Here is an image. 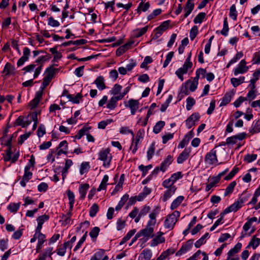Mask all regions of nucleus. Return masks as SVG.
<instances>
[{
	"label": "nucleus",
	"mask_w": 260,
	"mask_h": 260,
	"mask_svg": "<svg viewBox=\"0 0 260 260\" xmlns=\"http://www.w3.org/2000/svg\"><path fill=\"white\" fill-rule=\"evenodd\" d=\"M191 57V52H190L188 53V56L186 59L183 66L179 68L175 72V74L181 80V81H183L184 80L183 76V74L187 73L188 69H190L192 66V62L190 61Z\"/></svg>",
	"instance_id": "1"
},
{
	"label": "nucleus",
	"mask_w": 260,
	"mask_h": 260,
	"mask_svg": "<svg viewBox=\"0 0 260 260\" xmlns=\"http://www.w3.org/2000/svg\"><path fill=\"white\" fill-rule=\"evenodd\" d=\"M180 215V212L178 211H175L173 213L168 215L164 222L165 227L168 229H173Z\"/></svg>",
	"instance_id": "2"
},
{
	"label": "nucleus",
	"mask_w": 260,
	"mask_h": 260,
	"mask_svg": "<svg viewBox=\"0 0 260 260\" xmlns=\"http://www.w3.org/2000/svg\"><path fill=\"white\" fill-rule=\"evenodd\" d=\"M110 152V149L108 148L102 149L99 153V159L103 161V166L105 168L109 167L112 158Z\"/></svg>",
	"instance_id": "3"
},
{
	"label": "nucleus",
	"mask_w": 260,
	"mask_h": 260,
	"mask_svg": "<svg viewBox=\"0 0 260 260\" xmlns=\"http://www.w3.org/2000/svg\"><path fill=\"white\" fill-rule=\"evenodd\" d=\"M217 146L210 150L205 157V162L208 165H216L218 162L216 153L218 151Z\"/></svg>",
	"instance_id": "4"
},
{
	"label": "nucleus",
	"mask_w": 260,
	"mask_h": 260,
	"mask_svg": "<svg viewBox=\"0 0 260 260\" xmlns=\"http://www.w3.org/2000/svg\"><path fill=\"white\" fill-rule=\"evenodd\" d=\"M50 58L51 56L49 54H47L44 56H40L36 59V62L40 63V65L36 68L34 74V78H36L40 75L42 69L43 64L45 61L48 60Z\"/></svg>",
	"instance_id": "5"
},
{
	"label": "nucleus",
	"mask_w": 260,
	"mask_h": 260,
	"mask_svg": "<svg viewBox=\"0 0 260 260\" xmlns=\"http://www.w3.org/2000/svg\"><path fill=\"white\" fill-rule=\"evenodd\" d=\"M144 130L143 129H140L139 130L137 134L136 139L135 142L134 140V137H133V142L131 146L130 149H132V153H135L138 150V145L140 142V140L143 139L144 136Z\"/></svg>",
	"instance_id": "6"
},
{
	"label": "nucleus",
	"mask_w": 260,
	"mask_h": 260,
	"mask_svg": "<svg viewBox=\"0 0 260 260\" xmlns=\"http://www.w3.org/2000/svg\"><path fill=\"white\" fill-rule=\"evenodd\" d=\"M246 61L245 59L240 61L237 67L233 70L234 74L235 76L240 74H244L247 72L249 68L246 66Z\"/></svg>",
	"instance_id": "7"
},
{
	"label": "nucleus",
	"mask_w": 260,
	"mask_h": 260,
	"mask_svg": "<svg viewBox=\"0 0 260 260\" xmlns=\"http://www.w3.org/2000/svg\"><path fill=\"white\" fill-rule=\"evenodd\" d=\"M139 102L138 100L130 99L127 102L124 103L126 107H128L131 109L132 115H135L139 107Z\"/></svg>",
	"instance_id": "8"
},
{
	"label": "nucleus",
	"mask_w": 260,
	"mask_h": 260,
	"mask_svg": "<svg viewBox=\"0 0 260 260\" xmlns=\"http://www.w3.org/2000/svg\"><path fill=\"white\" fill-rule=\"evenodd\" d=\"M56 69H52L51 67L48 68L47 71H48L47 75L44 78L43 81L41 86L42 89H44L47 86H48L49 83L51 82L54 75V71Z\"/></svg>",
	"instance_id": "9"
},
{
	"label": "nucleus",
	"mask_w": 260,
	"mask_h": 260,
	"mask_svg": "<svg viewBox=\"0 0 260 260\" xmlns=\"http://www.w3.org/2000/svg\"><path fill=\"white\" fill-rule=\"evenodd\" d=\"M155 225L150 224L147 222L146 228L139 232L141 234V236H143L145 237L152 238L153 236L154 228Z\"/></svg>",
	"instance_id": "10"
},
{
	"label": "nucleus",
	"mask_w": 260,
	"mask_h": 260,
	"mask_svg": "<svg viewBox=\"0 0 260 260\" xmlns=\"http://www.w3.org/2000/svg\"><path fill=\"white\" fill-rule=\"evenodd\" d=\"M31 123V121L28 119V117L24 116H19L14 123V126H21L22 127H26Z\"/></svg>",
	"instance_id": "11"
},
{
	"label": "nucleus",
	"mask_w": 260,
	"mask_h": 260,
	"mask_svg": "<svg viewBox=\"0 0 260 260\" xmlns=\"http://www.w3.org/2000/svg\"><path fill=\"white\" fill-rule=\"evenodd\" d=\"M30 169L28 167H25L24 173L22 176V180L20 182V185L22 187L26 186V183L32 177V173L30 171Z\"/></svg>",
	"instance_id": "12"
},
{
	"label": "nucleus",
	"mask_w": 260,
	"mask_h": 260,
	"mask_svg": "<svg viewBox=\"0 0 260 260\" xmlns=\"http://www.w3.org/2000/svg\"><path fill=\"white\" fill-rule=\"evenodd\" d=\"M2 73L5 74L4 77L7 78L10 75L15 74V68L10 62H7Z\"/></svg>",
	"instance_id": "13"
},
{
	"label": "nucleus",
	"mask_w": 260,
	"mask_h": 260,
	"mask_svg": "<svg viewBox=\"0 0 260 260\" xmlns=\"http://www.w3.org/2000/svg\"><path fill=\"white\" fill-rule=\"evenodd\" d=\"M200 115L195 113L191 114L186 120V125L188 129L196 124V122L199 120Z\"/></svg>",
	"instance_id": "14"
},
{
	"label": "nucleus",
	"mask_w": 260,
	"mask_h": 260,
	"mask_svg": "<svg viewBox=\"0 0 260 260\" xmlns=\"http://www.w3.org/2000/svg\"><path fill=\"white\" fill-rule=\"evenodd\" d=\"M30 54V50L27 48L25 47L23 49V56H21L17 61V64L18 67L23 65L25 61L28 60Z\"/></svg>",
	"instance_id": "15"
},
{
	"label": "nucleus",
	"mask_w": 260,
	"mask_h": 260,
	"mask_svg": "<svg viewBox=\"0 0 260 260\" xmlns=\"http://www.w3.org/2000/svg\"><path fill=\"white\" fill-rule=\"evenodd\" d=\"M160 210V207L159 206L155 207L152 211L149 214L150 220L148 221V223H149L150 224H155L156 222V218L159 214Z\"/></svg>",
	"instance_id": "16"
},
{
	"label": "nucleus",
	"mask_w": 260,
	"mask_h": 260,
	"mask_svg": "<svg viewBox=\"0 0 260 260\" xmlns=\"http://www.w3.org/2000/svg\"><path fill=\"white\" fill-rule=\"evenodd\" d=\"M190 148H185L178 156L177 161L178 164H182L189 156Z\"/></svg>",
	"instance_id": "17"
},
{
	"label": "nucleus",
	"mask_w": 260,
	"mask_h": 260,
	"mask_svg": "<svg viewBox=\"0 0 260 260\" xmlns=\"http://www.w3.org/2000/svg\"><path fill=\"white\" fill-rule=\"evenodd\" d=\"M228 171V170H226L225 171L219 174L217 176L213 177L212 181L207 184L206 187V191H209L212 187H213L216 183H217L220 180L221 176L225 174L226 172Z\"/></svg>",
	"instance_id": "18"
},
{
	"label": "nucleus",
	"mask_w": 260,
	"mask_h": 260,
	"mask_svg": "<svg viewBox=\"0 0 260 260\" xmlns=\"http://www.w3.org/2000/svg\"><path fill=\"white\" fill-rule=\"evenodd\" d=\"M199 80L197 78L190 79L185 82V84L188 86L189 91H194L197 88Z\"/></svg>",
	"instance_id": "19"
},
{
	"label": "nucleus",
	"mask_w": 260,
	"mask_h": 260,
	"mask_svg": "<svg viewBox=\"0 0 260 260\" xmlns=\"http://www.w3.org/2000/svg\"><path fill=\"white\" fill-rule=\"evenodd\" d=\"M94 83L100 90H103L106 88L105 80L103 76L98 77L94 80Z\"/></svg>",
	"instance_id": "20"
},
{
	"label": "nucleus",
	"mask_w": 260,
	"mask_h": 260,
	"mask_svg": "<svg viewBox=\"0 0 260 260\" xmlns=\"http://www.w3.org/2000/svg\"><path fill=\"white\" fill-rule=\"evenodd\" d=\"M163 234L164 233L161 232L157 233V235L152 240L151 246H155L158 244L164 243L165 239L162 236Z\"/></svg>",
	"instance_id": "21"
},
{
	"label": "nucleus",
	"mask_w": 260,
	"mask_h": 260,
	"mask_svg": "<svg viewBox=\"0 0 260 260\" xmlns=\"http://www.w3.org/2000/svg\"><path fill=\"white\" fill-rule=\"evenodd\" d=\"M193 1V0H187L184 8V11L185 12L184 15V18H186L193 10L194 6Z\"/></svg>",
	"instance_id": "22"
},
{
	"label": "nucleus",
	"mask_w": 260,
	"mask_h": 260,
	"mask_svg": "<svg viewBox=\"0 0 260 260\" xmlns=\"http://www.w3.org/2000/svg\"><path fill=\"white\" fill-rule=\"evenodd\" d=\"M120 98L118 95L113 96L109 101L107 108L110 110L114 109L117 107V102L121 100Z\"/></svg>",
	"instance_id": "23"
},
{
	"label": "nucleus",
	"mask_w": 260,
	"mask_h": 260,
	"mask_svg": "<svg viewBox=\"0 0 260 260\" xmlns=\"http://www.w3.org/2000/svg\"><path fill=\"white\" fill-rule=\"evenodd\" d=\"M241 247L242 244L241 243H237L235 246L228 252V256L226 260H229L230 257L234 256L236 254L240 251Z\"/></svg>",
	"instance_id": "24"
},
{
	"label": "nucleus",
	"mask_w": 260,
	"mask_h": 260,
	"mask_svg": "<svg viewBox=\"0 0 260 260\" xmlns=\"http://www.w3.org/2000/svg\"><path fill=\"white\" fill-rule=\"evenodd\" d=\"M192 244V240H189L187 241L186 244L185 245H183L180 249V250L176 252V255L177 256H179L181 255L182 254L185 253L191 248Z\"/></svg>",
	"instance_id": "25"
},
{
	"label": "nucleus",
	"mask_w": 260,
	"mask_h": 260,
	"mask_svg": "<svg viewBox=\"0 0 260 260\" xmlns=\"http://www.w3.org/2000/svg\"><path fill=\"white\" fill-rule=\"evenodd\" d=\"M177 188L176 186H172L170 188H168V189L164 192V196L162 200L164 202L167 201L170 198H171L175 192Z\"/></svg>",
	"instance_id": "26"
},
{
	"label": "nucleus",
	"mask_w": 260,
	"mask_h": 260,
	"mask_svg": "<svg viewBox=\"0 0 260 260\" xmlns=\"http://www.w3.org/2000/svg\"><path fill=\"white\" fill-rule=\"evenodd\" d=\"M250 194L247 193H243L241 194L240 198L238 199V201L236 202L235 203L237 205L238 208L240 209L242 207L243 204L247 201L248 198L250 197Z\"/></svg>",
	"instance_id": "27"
},
{
	"label": "nucleus",
	"mask_w": 260,
	"mask_h": 260,
	"mask_svg": "<svg viewBox=\"0 0 260 260\" xmlns=\"http://www.w3.org/2000/svg\"><path fill=\"white\" fill-rule=\"evenodd\" d=\"M89 188V185L87 183L82 184L79 188L80 193V199L81 200L84 199L87 191Z\"/></svg>",
	"instance_id": "28"
},
{
	"label": "nucleus",
	"mask_w": 260,
	"mask_h": 260,
	"mask_svg": "<svg viewBox=\"0 0 260 260\" xmlns=\"http://www.w3.org/2000/svg\"><path fill=\"white\" fill-rule=\"evenodd\" d=\"M234 94V93L231 91L226 92L222 99L220 106L226 105L231 101L232 98Z\"/></svg>",
	"instance_id": "29"
},
{
	"label": "nucleus",
	"mask_w": 260,
	"mask_h": 260,
	"mask_svg": "<svg viewBox=\"0 0 260 260\" xmlns=\"http://www.w3.org/2000/svg\"><path fill=\"white\" fill-rule=\"evenodd\" d=\"M58 148H60V149L57 152V155H60L61 154L67 153V148H68V142L67 141L64 140L61 141L58 145Z\"/></svg>",
	"instance_id": "30"
},
{
	"label": "nucleus",
	"mask_w": 260,
	"mask_h": 260,
	"mask_svg": "<svg viewBox=\"0 0 260 260\" xmlns=\"http://www.w3.org/2000/svg\"><path fill=\"white\" fill-rule=\"evenodd\" d=\"M152 256V253L149 249H144L140 253L138 260H150Z\"/></svg>",
	"instance_id": "31"
},
{
	"label": "nucleus",
	"mask_w": 260,
	"mask_h": 260,
	"mask_svg": "<svg viewBox=\"0 0 260 260\" xmlns=\"http://www.w3.org/2000/svg\"><path fill=\"white\" fill-rule=\"evenodd\" d=\"M173 161V157L169 155L164 161L161 164L160 166V171L164 172L167 168L172 163Z\"/></svg>",
	"instance_id": "32"
},
{
	"label": "nucleus",
	"mask_w": 260,
	"mask_h": 260,
	"mask_svg": "<svg viewBox=\"0 0 260 260\" xmlns=\"http://www.w3.org/2000/svg\"><path fill=\"white\" fill-rule=\"evenodd\" d=\"M148 26H146L142 28H137L133 31V36L134 38H137L141 37L147 31Z\"/></svg>",
	"instance_id": "33"
},
{
	"label": "nucleus",
	"mask_w": 260,
	"mask_h": 260,
	"mask_svg": "<svg viewBox=\"0 0 260 260\" xmlns=\"http://www.w3.org/2000/svg\"><path fill=\"white\" fill-rule=\"evenodd\" d=\"M42 96V92L41 91L37 92L35 98L31 100L30 103V105L31 106L32 108H35L38 106L41 99Z\"/></svg>",
	"instance_id": "34"
},
{
	"label": "nucleus",
	"mask_w": 260,
	"mask_h": 260,
	"mask_svg": "<svg viewBox=\"0 0 260 260\" xmlns=\"http://www.w3.org/2000/svg\"><path fill=\"white\" fill-rule=\"evenodd\" d=\"M259 244L260 238L256 237V236H253L250 241L247 248L252 247L253 249H255L259 246Z\"/></svg>",
	"instance_id": "35"
},
{
	"label": "nucleus",
	"mask_w": 260,
	"mask_h": 260,
	"mask_svg": "<svg viewBox=\"0 0 260 260\" xmlns=\"http://www.w3.org/2000/svg\"><path fill=\"white\" fill-rule=\"evenodd\" d=\"M82 97L83 96L81 93H77L75 96L72 94L67 95V98L69 101L72 102L74 104H79Z\"/></svg>",
	"instance_id": "36"
},
{
	"label": "nucleus",
	"mask_w": 260,
	"mask_h": 260,
	"mask_svg": "<svg viewBox=\"0 0 260 260\" xmlns=\"http://www.w3.org/2000/svg\"><path fill=\"white\" fill-rule=\"evenodd\" d=\"M260 132V118L254 123L252 125V126L249 129V133L253 135L255 133Z\"/></svg>",
	"instance_id": "37"
},
{
	"label": "nucleus",
	"mask_w": 260,
	"mask_h": 260,
	"mask_svg": "<svg viewBox=\"0 0 260 260\" xmlns=\"http://www.w3.org/2000/svg\"><path fill=\"white\" fill-rule=\"evenodd\" d=\"M150 7V4L148 2H147L146 3H144L143 2H141L138 7L137 8L136 11L140 15L142 11L143 12H146L148 10V9Z\"/></svg>",
	"instance_id": "38"
},
{
	"label": "nucleus",
	"mask_w": 260,
	"mask_h": 260,
	"mask_svg": "<svg viewBox=\"0 0 260 260\" xmlns=\"http://www.w3.org/2000/svg\"><path fill=\"white\" fill-rule=\"evenodd\" d=\"M245 77L243 76H241L238 78H232L231 79V82L232 85L234 87H237L242 83L244 82Z\"/></svg>",
	"instance_id": "39"
},
{
	"label": "nucleus",
	"mask_w": 260,
	"mask_h": 260,
	"mask_svg": "<svg viewBox=\"0 0 260 260\" xmlns=\"http://www.w3.org/2000/svg\"><path fill=\"white\" fill-rule=\"evenodd\" d=\"M52 247H48L46 248L44 252L40 254L39 260H45L48 256H51L52 254Z\"/></svg>",
	"instance_id": "40"
},
{
	"label": "nucleus",
	"mask_w": 260,
	"mask_h": 260,
	"mask_svg": "<svg viewBox=\"0 0 260 260\" xmlns=\"http://www.w3.org/2000/svg\"><path fill=\"white\" fill-rule=\"evenodd\" d=\"M184 197L180 196L178 197L175 199L171 205L170 208L171 210H174L177 208L178 206L184 200Z\"/></svg>",
	"instance_id": "41"
},
{
	"label": "nucleus",
	"mask_w": 260,
	"mask_h": 260,
	"mask_svg": "<svg viewBox=\"0 0 260 260\" xmlns=\"http://www.w3.org/2000/svg\"><path fill=\"white\" fill-rule=\"evenodd\" d=\"M238 209H239L238 208L237 205H236V204L234 203V204L231 205L230 207L226 208L223 211V212H222V213H220V215H222V216L224 217V215L225 214H227L228 213H230L231 212H236Z\"/></svg>",
	"instance_id": "42"
},
{
	"label": "nucleus",
	"mask_w": 260,
	"mask_h": 260,
	"mask_svg": "<svg viewBox=\"0 0 260 260\" xmlns=\"http://www.w3.org/2000/svg\"><path fill=\"white\" fill-rule=\"evenodd\" d=\"M68 197L69 200V205L70 206V210L72 211L74 204L75 203V195L73 192L70 190H67Z\"/></svg>",
	"instance_id": "43"
},
{
	"label": "nucleus",
	"mask_w": 260,
	"mask_h": 260,
	"mask_svg": "<svg viewBox=\"0 0 260 260\" xmlns=\"http://www.w3.org/2000/svg\"><path fill=\"white\" fill-rule=\"evenodd\" d=\"M122 86L119 84H116L110 91V93L111 95H113L114 96H117L120 93H121L120 91L122 89Z\"/></svg>",
	"instance_id": "44"
},
{
	"label": "nucleus",
	"mask_w": 260,
	"mask_h": 260,
	"mask_svg": "<svg viewBox=\"0 0 260 260\" xmlns=\"http://www.w3.org/2000/svg\"><path fill=\"white\" fill-rule=\"evenodd\" d=\"M90 169V165L89 162L84 161L81 163L80 167V173L83 175L86 173Z\"/></svg>",
	"instance_id": "45"
},
{
	"label": "nucleus",
	"mask_w": 260,
	"mask_h": 260,
	"mask_svg": "<svg viewBox=\"0 0 260 260\" xmlns=\"http://www.w3.org/2000/svg\"><path fill=\"white\" fill-rule=\"evenodd\" d=\"M165 125V122L164 121H158L154 125L153 129V132L155 134L159 133L161 129L164 127Z\"/></svg>",
	"instance_id": "46"
},
{
	"label": "nucleus",
	"mask_w": 260,
	"mask_h": 260,
	"mask_svg": "<svg viewBox=\"0 0 260 260\" xmlns=\"http://www.w3.org/2000/svg\"><path fill=\"white\" fill-rule=\"evenodd\" d=\"M236 185V182L235 181L231 182L229 184V185L227 186L225 190V192L224 194V197H226V196L231 193L233 191L234 188L235 187Z\"/></svg>",
	"instance_id": "47"
},
{
	"label": "nucleus",
	"mask_w": 260,
	"mask_h": 260,
	"mask_svg": "<svg viewBox=\"0 0 260 260\" xmlns=\"http://www.w3.org/2000/svg\"><path fill=\"white\" fill-rule=\"evenodd\" d=\"M105 254V250L100 249L91 257L90 260H100L102 258Z\"/></svg>",
	"instance_id": "48"
},
{
	"label": "nucleus",
	"mask_w": 260,
	"mask_h": 260,
	"mask_svg": "<svg viewBox=\"0 0 260 260\" xmlns=\"http://www.w3.org/2000/svg\"><path fill=\"white\" fill-rule=\"evenodd\" d=\"M99 207L97 204H93L90 208L89 215L91 217H94L99 211Z\"/></svg>",
	"instance_id": "49"
},
{
	"label": "nucleus",
	"mask_w": 260,
	"mask_h": 260,
	"mask_svg": "<svg viewBox=\"0 0 260 260\" xmlns=\"http://www.w3.org/2000/svg\"><path fill=\"white\" fill-rule=\"evenodd\" d=\"M20 206V203H12L10 204L8 206V209L11 212L15 213L19 209Z\"/></svg>",
	"instance_id": "50"
},
{
	"label": "nucleus",
	"mask_w": 260,
	"mask_h": 260,
	"mask_svg": "<svg viewBox=\"0 0 260 260\" xmlns=\"http://www.w3.org/2000/svg\"><path fill=\"white\" fill-rule=\"evenodd\" d=\"M205 17L206 13L204 12H201L196 16L193 20V22L196 24H201L202 22L203 19L205 18Z\"/></svg>",
	"instance_id": "51"
},
{
	"label": "nucleus",
	"mask_w": 260,
	"mask_h": 260,
	"mask_svg": "<svg viewBox=\"0 0 260 260\" xmlns=\"http://www.w3.org/2000/svg\"><path fill=\"white\" fill-rule=\"evenodd\" d=\"M229 16L234 20H236L237 17V11H236V6L235 5H233L230 9Z\"/></svg>",
	"instance_id": "52"
},
{
	"label": "nucleus",
	"mask_w": 260,
	"mask_h": 260,
	"mask_svg": "<svg viewBox=\"0 0 260 260\" xmlns=\"http://www.w3.org/2000/svg\"><path fill=\"white\" fill-rule=\"evenodd\" d=\"M113 122V120L112 119H108L106 120L101 121L98 123V128L100 129H105L107 125Z\"/></svg>",
	"instance_id": "53"
},
{
	"label": "nucleus",
	"mask_w": 260,
	"mask_h": 260,
	"mask_svg": "<svg viewBox=\"0 0 260 260\" xmlns=\"http://www.w3.org/2000/svg\"><path fill=\"white\" fill-rule=\"evenodd\" d=\"M229 28V24L227 21V18H225L223 21V28L221 30L220 33L224 36H226L228 34Z\"/></svg>",
	"instance_id": "54"
},
{
	"label": "nucleus",
	"mask_w": 260,
	"mask_h": 260,
	"mask_svg": "<svg viewBox=\"0 0 260 260\" xmlns=\"http://www.w3.org/2000/svg\"><path fill=\"white\" fill-rule=\"evenodd\" d=\"M90 127H83L82 129H80L77 134L75 135V138L78 140L80 139L82 136H83L86 132H87Z\"/></svg>",
	"instance_id": "55"
},
{
	"label": "nucleus",
	"mask_w": 260,
	"mask_h": 260,
	"mask_svg": "<svg viewBox=\"0 0 260 260\" xmlns=\"http://www.w3.org/2000/svg\"><path fill=\"white\" fill-rule=\"evenodd\" d=\"M154 150H155V143H152L150 145V146L148 149V150L147 151V158L148 160H150L152 157V156L154 152Z\"/></svg>",
	"instance_id": "56"
},
{
	"label": "nucleus",
	"mask_w": 260,
	"mask_h": 260,
	"mask_svg": "<svg viewBox=\"0 0 260 260\" xmlns=\"http://www.w3.org/2000/svg\"><path fill=\"white\" fill-rule=\"evenodd\" d=\"M170 22L171 21L170 20H167L163 22L159 26L157 27V30L159 29L163 32L168 28Z\"/></svg>",
	"instance_id": "57"
},
{
	"label": "nucleus",
	"mask_w": 260,
	"mask_h": 260,
	"mask_svg": "<svg viewBox=\"0 0 260 260\" xmlns=\"http://www.w3.org/2000/svg\"><path fill=\"white\" fill-rule=\"evenodd\" d=\"M48 25L53 27H56L59 26V21L55 20L53 17H50L48 18Z\"/></svg>",
	"instance_id": "58"
},
{
	"label": "nucleus",
	"mask_w": 260,
	"mask_h": 260,
	"mask_svg": "<svg viewBox=\"0 0 260 260\" xmlns=\"http://www.w3.org/2000/svg\"><path fill=\"white\" fill-rule=\"evenodd\" d=\"M152 166L151 165H149L148 166H145L143 165H141L139 166V169L140 171L142 172V176H144L147 173L148 170L152 168Z\"/></svg>",
	"instance_id": "59"
},
{
	"label": "nucleus",
	"mask_w": 260,
	"mask_h": 260,
	"mask_svg": "<svg viewBox=\"0 0 260 260\" xmlns=\"http://www.w3.org/2000/svg\"><path fill=\"white\" fill-rule=\"evenodd\" d=\"M162 12V10L161 9H157L154 10L152 13L149 14L148 17L147 19L148 20H150L151 19H154L156 16L159 15L160 14H161Z\"/></svg>",
	"instance_id": "60"
},
{
	"label": "nucleus",
	"mask_w": 260,
	"mask_h": 260,
	"mask_svg": "<svg viewBox=\"0 0 260 260\" xmlns=\"http://www.w3.org/2000/svg\"><path fill=\"white\" fill-rule=\"evenodd\" d=\"M100 229L99 227H94L89 232V235L92 239H96L98 237Z\"/></svg>",
	"instance_id": "61"
},
{
	"label": "nucleus",
	"mask_w": 260,
	"mask_h": 260,
	"mask_svg": "<svg viewBox=\"0 0 260 260\" xmlns=\"http://www.w3.org/2000/svg\"><path fill=\"white\" fill-rule=\"evenodd\" d=\"M206 73V71L205 69L201 68L198 69L196 72V78L199 80L200 78V76H201V78H204L205 77V74Z\"/></svg>",
	"instance_id": "62"
},
{
	"label": "nucleus",
	"mask_w": 260,
	"mask_h": 260,
	"mask_svg": "<svg viewBox=\"0 0 260 260\" xmlns=\"http://www.w3.org/2000/svg\"><path fill=\"white\" fill-rule=\"evenodd\" d=\"M195 100L191 97H188L186 99V109L187 110H191L192 107L195 104Z\"/></svg>",
	"instance_id": "63"
},
{
	"label": "nucleus",
	"mask_w": 260,
	"mask_h": 260,
	"mask_svg": "<svg viewBox=\"0 0 260 260\" xmlns=\"http://www.w3.org/2000/svg\"><path fill=\"white\" fill-rule=\"evenodd\" d=\"M173 56H174V52H173V51L170 52L167 54V55L166 56V60H165L164 64H163L164 68H166L168 66L169 63L171 61Z\"/></svg>",
	"instance_id": "64"
}]
</instances>
